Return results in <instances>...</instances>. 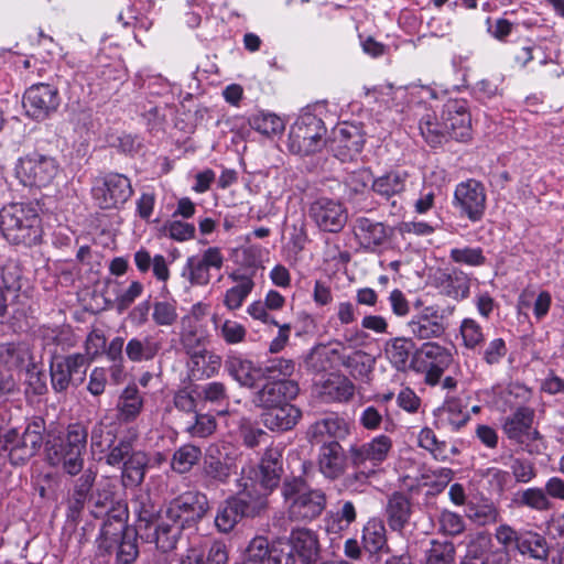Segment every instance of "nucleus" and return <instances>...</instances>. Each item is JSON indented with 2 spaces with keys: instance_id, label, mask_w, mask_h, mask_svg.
<instances>
[{
  "instance_id": "f257e3e1",
  "label": "nucleus",
  "mask_w": 564,
  "mask_h": 564,
  "mask_svg": "<svg viewBox=\"0 0 564 564\" xmlns=\"http://www.w3.org/2000/svg\"><path fill=\"white\" fill-rule=\"evenodd\" d=\"M46 431L45 420L33 416L26 421L22 433L10 423L0 424V456L7 454L12 465L25 464L43 445Z\"/></svg>"
},
{
  "instance_id": "f03ea898",
  "label": "nucleus",
  "mask_w": 564,
  "mask_h": 564,
  "mask_svg": "<svg viewBox=\"0 0 564 564\" xmlns=\"http://www.w3.org/2000/svg\"><path fill=\"white\" fill-rule=\"evenodd\" d=\"M42 220L33 203H13L0 210V229L13 245L34 246L42 239Z\"/></svg>"
},
{
  "instance_id": "7ed1b4c3",
  "label": "nucleus",
  "mask_w": 564,
  "mask_h": 564,
  "mask_svg": "<svg viewBox=\"0 0 564 564\" xmlns=\"http://www.w3.org/2000/svg\"><path fill=\"white\" fill-rule=\"evenodd\" d=\"M497 549L511 563L512 553L534 561H545L549 557V544L544 535L532 529H516L508 523H500L494 532Z\"/></svg>"
},
{
  "instance_id": "20e7f679",
  "label": "nucleus",
  "mask_w": 564,
  "mask_h": 564,
  "mask_svg": "<svg viewBox=\"0 0 564 564\" xmlns=\"http://www.w3.org/2000/svg\"><path fill=\"white\" fill-rule=\"evenodd\" d=\"M87 440L88 429L85 424H69L64 435L47 444L46 456L50 465L62 466L70 476L79 474L84 467Z\"/></svg>"
},
{
  "instance_id": "39448f33",
  "label": "nucleus",
  "mask_w": 564,
  "mask_h": 564,
  "mask_svg": "<svg viewBox=\"0 0 564 564\" xmlns=\"http://www.w3.org/2000/svg\"><path fill=\"white\" fill-rule=\"evenodd\" d=\"M281 494L288 505L289 518L293 521H312L326 508L325 492L312 489L301 476L286 477Z\"/></svg>"
},
{
  "instance_id": "423d86ee",
  "label": "nucleus",
  "mask_w": 564,
  "mask_h": 564,
  "mask_svg": "<svg viewBox=\"0 0 564 564\" xmlns=\"http://www.w3.org/2000/svg\"><path fill=\"white\" fill-rule=\"evenodd\" d=\"M91 358L80 352L54 356L50 362L51 386L56 393L78 388L86 379Z\"/></svg>"
},
{
  "instance_id": "0eeeda50",
  "label": "nucleus",
  "mask_w": 564,
  "mask_h": 564,
  "mask_svg": "<svg viewBox=\"0 0 564 564\" xmlns=\"http://www.w3.org/2000/svg\"><path fill=\"white\" fill-rule=\"evenodd\" d=\"M59 165L55 158L39 152L21 156L14 166L20 183L28 187H44L52 183Z\"/></svg>"
},
{
  "instance_id": "6e6552de",
  "label": "nucleus",
  "mask_w": 564,
  "mask_h": 564,
  "mask_svg": "<svg viewBox=\"0 0 564 564\" xmlns=\"http://www.w3.org/2000/svg\"><path fill=\"white\" fill-rule=\"evenodd\" d=\"M325 133L322 119L313 113L301 115L290 130V150L300 155L315 153L322 148Z\"/></svg>"
},
{
  "instance_id": "1a4fd4ad",
  "label": "nucleus",
  "mask_w": 564,
  "mask_h": 564,
  "mask_svg": "<svg viewBox=\"0 0 564 564\" xmlns=\"http://www.w3.org/2000/svg\"><path fill=\"white\" fill-rule=\"evenodd\" d=\"M452 205L460 218H466L470 223L480 221L487 206V193L484 184L475 178L459 182L455 186Z\"/></svg>"
},
{
  "instance_id": "9d476101",
  "label": "nucleus",
  "mask_w": 564,
  "mask_h": 564,
  "mask_svg": "<svg viewBox=\"0 0 564 564\" xmlns=\"http://www.w3.org/2000/svg\"><path fill=\"white\" fill-rule=\"evenodd\" d=\"M132 194L130 180L119 173H108L98 177L91 188L93 199L101 209L119 208Z\"/></svg>"
},
{
  "instance_id": "9b49d317",
  "label": "nucleus",
  "mask_w": 564,
  "mask_h": 564,
  "mask_svg": "<svg viewBox=\"0 0 564 564\" xmlns=\"http://www.w3.org/2000/svg\"><path fill=\"white\" fill-rule=\"evenodd\" d=\"M22 104L29 117L42 121L57 110L61 97L54 85L39 83L25 90Z\"/></svg>"
},
{
  "instance_id": "f8f14e48",
  "label": "nucleus",
  "mask_w": 564,
  "mask_h": 564,
  "mask_svg": "<svg viewBox=\"0 0 564 564\" xmlns=\"http://www.w3.org/2000/svg\"><path fill=\"white\" fill-rule=\"evenodd\" d=\"M209 501L205 494L188 490L170 501L166 514L181 520L184 528L197 524L208 512Z\"/></svg>"
},
{
  "instance_id": "ddd939ff",
  "label": "nucleus",
  "mask_w": 564,
  "mask_h": 564,
  "mask_svg": "<svg viewBox=\"0 0 564 564\" xmlns=\"http://www.w3.org/2000/svg\"><path fill=\"white\" fill-rule=\"evenodd\" d=\"M308 215L321 230L332 234L341 231L348 219L344 204L329 197H318L313 200Z\"/></svg>"
},
{
  "instance_id": "4468645a",
  "label": "nucleus",
  "mask_w": 564,
  "mask_h": 564,
  "mask_svg": "<svg viewBox=\"0 0 564 564\" xmlns=\"http://www.w3.org/2000/svg\"><path fill=\"white\" fill-rule=\"evenodd\" d=\"M282 473V452L274 447L268 448L264 452L260 465L257 468L253 466L242 468L241 475L250 477L251 481H258V486L270 494L279 486Z\"/></svg>"
},
{
  "instance_id": "2eb2a0df",
  "label": "nucleus",
  "mask_w": 564,
  "mask_h": 564,
  "mask_svg": "<svg viewBox=\"0 0 564 564\" xmlns=\"http://www.w3.org/2000/svg\"><path fill=\"white\" fill-rule=\"evenodd\" d=\"M225 258L218 247H209L202 254L187 258L183 269V275L192 285L205 286L209 283L210 270H220Z\"/></svg>"
},
{
  "instance_id": "dca6fc26",
  "label": "nucleus",
  "mask_w": 564,
  "mask_h": 564,
  "mask_svg": "<svg viewBox=\"0 0 564 564\" xmlns=\"http://www.w3.org/2000/svg\"><path fill=\"white\" fill-rule=\"evenodd\" d=\"M332 354L355 380L366 381L375 368V358L365 350H347L344 341H329Z\"/></svg>"
},
{
  "instance_id": "f3484780",
  "label": "nucleus",
  "mask_w": 564,
  "mask_h": 564,
  "mask_svg": "<svg viewBox=\"0 0 564 564\" xmlns=\"http://www.w3.org/2000/svg\"><path fill=\"white\" fill-rule=\"evenodd\" d=\"M184 524L181 520L172 518L166 514V510L163 514L152 524V528L148 531H143L139 536L150 543H155L156 549L162 552H170L175 549L176 543L184 530Z\"/></svg>"
},
{
  "instance_id": "a211bd4d",
  "label": "nucleus",
  "mask_w": 564,
  "mask_h": 564,
  "mask_svg": "<svg viewBox=\"0 0 564 564\" xmlns=\"http://www.w3.org/2000/svg\"><path fill=\"white\" fill-rule=\"evenodd\" d=\"M442 118L447 137L457 141H466L470 138L471 119L465 100H448L444 105Z\"/></svg>"
},
{
  "instance_id": "6ab92c4d",
  "label": "nucleus",
  "mask_w": 564,
  "mask_h": 564,
  "mask_svg": "<svg viewBox=\"0 0 564 564\" xmlns=\"http://www.w3.org/2000/svg\"><path fill=\"white\" fill-rule=\"evenodd\" d=\"M393 442L384 434L377 435L367 443L349 448L350 462L365 464L370 470L377 473L380 465L387 460L392 451Z\"/></svg>"
},
{
  "instance_id": "aec40b11",
  "label": "nucleus",
  "mask_w": 564,
  "mask_h": 564,
  "mask_svg": "<svg viewBox=\"0 0 564 564\" xmlns=\"http://www.w3.org/2000/svg\"><path fill=\"white\" fill-rule=\"evenodd\" d=\"M300 391L299 384L290 379L268 380L254 392L253 403L265 410L290 403Z\"/></svg>"
},
{
  "instance_id": "412c9836",
  "label": "nucleus",
  "mask_w": 564,
  "mask_h": 564,
  "mask_svg": "<svg viewBox=\"0 0 564 564\" xmlns=\"http://www.w3.org/2000/svg\"><path fill=\"white\" fill-rule=\"evenodd\" d=\"M410 333L417 339L440 338L446 332L444 315L436 305L422 307L408 322Z\"/></svg>"
},
{
  "instance_id": "4be33fe9",
  "label": "nucleus",
  "mask_w": 564,
  "mask_h": 564,
  "mask_svg": "<svg viewBox=\"0 0 564 564\" xmlns=\"http://www.w3.org/2000/svg\"><path fill=\"white\" fill-rule=\"evenodd\" d=\"M250 477H241L238 479V491L235 496H232L237 506L240 508L239 510L243 513L246 518H254L261 514L268 507V496L265 492L258 486V481H251Z\"/></svg>"
},
{
  "instance_id": "5701e85b",
  "label": "nucleus",
  "mask_w": 564,
  "mask_h": 564,
  "mask_svg": "<svg viewBox=\"0 0 564 564\" xmlns=\"http://www.w3.org/2000/svg\"><path fill=\"white\" fill-rule=\"evenodd\" d=\"M226 372L239 383V386L253 389L263 379L262 366L256 365L238 351L230 350L225 358Z\"/></svg>"
},
{
  "instance_id": "b1692460",
  "label": "nucleus",
  "mask_w": 564,
  "mask_h": 564,
  "mask_svg": "<svg viewBox=\"0 0 564 564\" xmlns=\"http://www.w3.org/2000/svg\"><path fill=\"white\" fill-rule=\"evenodd\" d=\"M392 230L383 223L358 217L354 223V236L359 247L368 252L378 251L388 240Z\"/></svg>"
},
{
  "instance_id": "393cba45",
  "label": "nucleus",
  "mask_w": 564,
  "mask_h": 564,
  "mask_svg": "<svg viewBox=\"0 0 564 564\" xmlns=\"http://www.w3.org/2000/svg\"><path fill=\"white\" fill-rule=\"evenodd\" d=\"M434 285L441 294L463 301L470 293V276L458 268H445L435 273Z\"/></svg>"
},
{
  "instance_id": "a878e982",
  "label": "nucleus",
  "mask_w": 564,
  "mask_h": 564,
  "mask_svg": "<svg viewBox=\"0 0 564 564\" xmlns=\"http://www.w3.org/2000/svg\"><path fill=\"white\" fill-rule=\"evenodd\" d=\"M492 538L485 532L477 533L467 544V552L460 564H507Z\"/></svg>"
},
{
  "instance_id": "bb28decb",
  "label": "nucleus",
  "mask_w": 564,
  "mask_h": 564,
  "mask_svg": "<svg viewBox=\"0 0 564 564\" xmlns=\"http://www.w3.org/2000/svg\"><path fill=\"white\" fill-rule=\"evenodd\" d=\"M349 434V425L336 414L315 421L306 431V438L312 444H326L330 441L344 440Z\"/></svg>"
},
{
  "instance_id": "cd10ccee",
  "label": "nucleus",
  "mask_w": 564,
  "mask_h": 564,
  "mask_svg": "<svg viewBox=\"0 0 564 564\" xmlns=\"http://www.w3.org/2000/svg\"><path fill=\"white\" fill-rule=\"evenodd\" d=\"M317 465L321 474L328 480H337L347 468V456L338 441H330L321 446Z\"/></svg>"
},
{
  "instance_id": "c85d7f7f",
  "label": "nucleus",
  "mask_w": 564,
  "mask_h": 564,
  "mask_svg": "<svg viewBox=\"0 0 564 564\" xmlns=\"http://www.w3.org/2000/svg\"><path fill=\"white\" fill-rule=\"evenodd\" d=\"M301 564H317L321 558V546L317 534L305 528L294 529L290 535V550Z\"/></svg>"
},
{
  "instance_id": "c756f323",
  "label": "nucleus",
  "mask_w": 564,
  "mask_h": 564,
  "mask_svg": "<svg viewBox=\"0 0 564 564\" xmlns=\"http://www.w3.org/2000/svg\"><path fill=\"white\" fill-rule=\"evenodd\" d=\"M434 425L436 429L451 430L456 432L469 421L468 411L464 410L462 402L457 399H446L443 405L435 409Z\"/></svg>"
},
{
  "instance_id": "7c9ffc66",
  "label": "nucleus",
  "mask_w": 564,
  "mask_h": 564,
  "mask_svg": "<svg viewBox=\"0 0 564 564\" xmlns=\"http://www.w3.org/2000/svg\"><path fill=\"white\" fill-rule=\"evenodd\" d=\"M336 156L341 161L355 159L364 149L365 137L355 126L340 127L333 140Z\"/></svg>"
},
{
  "instance_id": "2f4dec72",
  "label": "nucleus",
  "mask_w": 564,
  "mask_h": 564,
  "mask_svg": "<svg viewBox=\"0 0 564 564\" xmlns=\"http://www.w3.org/2000/svg\"><path fill=\"white\" fill-rule=\"evenodd\" d=\"M413 113L419 118L421 135L431 147H437L446 140L447 134L443 122H437L435 112L429 109L426 104L419 102L413 108Z\"/></svg>"
},
{
  "instance_id": "473e14b6",
  "label": "nucleus",
  "mask_w": 564,
  "mask_h": 564,
  "mask_svg": "<svg viewBox=\"0 0 564 564\" xmlns=\"http://www.w3.org/2000/svg\"><path fill=\"white\" fill-rule=\"evenodd\" d=\"M534 411L529 406H518L513 413L508 415L502 423V432L512 442L525 444V434L532 426Z\"/></svg>"
},
{
  "instance_id": "72a5a7b5",
  "label": "nucleus",
  "mask_w": 564,
  "mask_h": 564,
  "mask_svg": "<svg viewBox=\"0 0 564 564\" xmlns=\"http://www.w3.org/2000/svg\"><path fill=\"white\" fill-rule=\"evenodd\" d=\"M409 174L401 170H391L371 182V189L383 199L401 196L406 188Z\"/></svg>"
},
{
  "instance_id": "f704fd0d",
  "label": "nucleus",
  "mask_w": 564,
  "mask_h": 564,
  "mask_svg": "<svg viewBox=\"0 0 564 564\" xmlns=\"http://www.w3.org/2000/svg\"><path fill=\"white\" fill-rule=\"evenodd\" d=\"M302 412L291 403L274 406L265 410L262 414V422L265 427L272 431H289L299 422Z\"/></svg>"
},
{
  "instance_id": "c9c22d12",
  "label": "nucleus",
  "mask_w": 564,
  "mask_h": 564,
  "mask_svg": "<svg viewBox=\"0 0 564 564\" xmlns=\"http://www.w3.org/2000/svg\"><path fill=\"white\" fill-rule=\"evenodd\" d=\"M384 511L389 528L392 531L401 532L411 518L410 499L402 492H393L388 498Z\"/></svg>"
},
{
  "instance_id": "e433bc0d",
  "label": "nucleus",
  "mask_w": 564,
  "mask_h": 564,
  "mask_svg": "<svg viewBox=\"0 0 564 564\" xmlns=\"http://www.w3.org/2000/svg\"><path fill=\"white\" fill-rule=\"evenodd\" d=\"M130 508L137 517V533L148 531L152 528L154 521L159 518L160 510L152 500L149 492H140L130 501Z\"/></svg>"
},
{
  "instance_id": "4c0bfd02",
  "label": "nucleus",
  "mask_w": 564,
  "mask_h": 564,
  "mask_svg": "<svg viewBox=\"0 0 564 564\" xmlns=\"http://www.w3.org/2000/svg\"><path fill=\"white\" fill-rule=\"evenodd\" d=\"M162 349V343L153 335L132 337L126 345L124 351L132 362L153 360Z\"/></svg>"
},
{
  "instance_id": "58836bf2",
  "label": "nucleus",
  "mask_w": 564,
  "mask_h": 564,
  "mask_svg": "<svg viewBox=\"0 0 564 564\" xmlns=\"http://www.w3.org/2000/svg\"><path fill=\"white\" fill-rule=\"evenodd\" d=\"M228 278L236 284L225 292L223 303L228 311H237L252 292L254 281L250 275L239 272H231Z\"/></svg>"
},
{
  "instance_id": "ea45409f",
  "label": "nucleus",
  "mask_w": 564,
  "mask_h": 564,
  "mask_svg": "<svg viewBox=\"0 0 564 564\" xmlns=\"http://www.w3.org/2000/svg\"><path fill=\"white\" fill-rule=\"evenodd\" d=\"M355 390V384L348 377L332 375L322 383L319 394L325 402H348Z\"/></svg>"
},
{
  "instance_id": "a19ab883",
  "label": "nucleus",
  "mask_w": 564,
  "mask_h": 564,
  "mask_svg": "<svg viewBox=\"0 0 564 564\" xmlns=\"http://www.w3.org/2000/svg\"><path fill=\"white\" fill-rule=\"evenodd\" d=\"M143 395L139 388L135 384L126 387L117 402L119 421L130 423L137 420L143 409Z\"/></svg>"
},
{
  "instance_id": "79ce46f5",
  "label": "nucleus",
  "mask_w": 564,
  "mask_h": 564,
  "mask_svg": "<svg viewBox=\"0 0 564 564\" xmlns=\"http://www.w3.org/2000/svg\"><path fill=\"white\" fill-rule=\"evenodd\" d=\"M95 480L96 473L91 469L85 470L82 476L75 480L73 491L68 499V516L70 518L77 519L84 510Z\"/></svg>"
},
{
  "instance_id": "37998d69",
  "label": "nucleus",
  "mask_w": 564,
  "mask_h": 564,
  "mask_svg": "<svg viewBox=\"0 0 564 564\" xmlns=\"http://www.w3.org/2000/svg\"><path fill=\"white\" fill-rule=\"evenodd\" d=\"M384 354L393 368L404 371L409 367L411 355H415V344L411 338L394 337L386 341Z\"/></svg>"
},
{
  "instance_id": "c03bdc74",
  "label": "nucleus",
  "mask_w": 564,
  "mask_h": 564,
  "mask_svg": "<svg viewBox=\"0 0 564 564\" xmlns=\"http://www.w3.org/2000/svg\"><path fill=\"white\" fill-rule=\"evenodd\" d=\"M31 359V351L25 341H7L0 344V365L8 370L22 369Z\"/></svg>"
},
{
  "instance_id": "a18cd8bd",
  "label": "nucleus",
  "mask_w": 564,
  "mask_h": 564,
  "mask_svg": "<svg viewBox=\"0 0 564 564\" xmlns=\"http://www.w3.org/2000/svg\"><path fill=\"white\" fill-rule=\"evenodd\" d=\"M512 503L517 508H528L536 512H545L552 509L553 503L546 496L543 488L530 487L517 491L513 495Z\"/></svg>"
},
{
  "instance_id": "49530a36",
  "label": "nucleus",
  "mask_w": 564,
  "mask_h": 564,
  "mask_svg": "<svg viewBox=\"0 0 564 564\" xmlns=\"http://www.w3.org/2000/svg\"><path fill=\"white\" fill-rule=\"evenodd\" d=\"M149 466V458L144 452H133L120 466L122 481L126 487L139 486L143 482Z\"/></svg>"
},
{
  "instance_id": "de8ad7c7",
  "label": "nucleus",
  "mask_w": 564,
  "mask_h": 564,
  "mask_svg": "<svg viewBox=\"0 0 564 564\" xmlns=\"http://www.w3.org/2000/svg\"><path fill=\"white\" fill-rule=\"evenodd\" d=\"M216 335L227 345H239L246 341L247 328L239 322L226 318L224 321L217 314L212 316Z\"/></svg>"
},
{
  "instance_id": "09e8293b",
  "label": "nucleus",
  "mask_w": 564,
  "mask_h": 564,
  "mask_svg": "<svg viewBox=\"0 0 564 564\" xmlns=\"http://www.w3.org/2000/svg\"><path fill=\"white\" fill-rule=\"evenodd\" d=\"M230 474V466L226 462L213 455L205 458L202 470L205 487L209 488L227 482Z\"/></svg>"
},
{
  "instance_id": "8fccbe9b",
  "label": "nucleus",
  "mask_w": 564,
  "mask_h": 564,
  "mask_svg": "<svg viewBox=\"0 0 564 564\" xmlns=\"http://www.w3.org/2000/svg\"><path fill=\"white\" fill-rule=\"evenodd\" d=\"M503 464L518 484H529L538 476L535 463L529 457L509 455Z\"/></svg>"
},
{
  "instance_id": "3c124183",
  "label": "nucleus",
  "mask_w": 564,
  "mask_h": 564,
  "mask_svg": "<svg viewBox=\"0 0 564 564\" xmlns=\"http://www.w3.org/2000/svg\"><path fill=\"white\" fill-rule=\"evenodd\" d=\"M362 545L369 553H377L387 543L386 527L381 519L370 518L362 528Z\"/></svg>"
},
{
  "instance_id": "603ef678",
  "label": "nucleus",
  "mask_w": 564,
  "mask_h": 564,
  "mask_svg": "<svg viewBox=\"0 0 564 564\" xmlns=\"http://www.w3.org/2000/svg\"><path fill=\"white\" fill-rule=\"evenodd\" d=\"M249 126L263 135H275L282 133L285 124L281 117L273 112L259 110L248 118Z\"/></svg>"
},
{
  "instance_id": "864d4df0",
  "label": "nucleus",
  "mask_w": 564,
  "mask_h": 564,
  "mask_svg": "<svg viewBox=\"0 0 564 564\" xmlns=\"http://www.w3.org/2000/svg\"><path fill=\"white\" fill-rule=\"evenodd\" d=\"M197 398L219 408V410H217L218 414H225L227 412L229 395L227 387L223 382L212 381L197 387Z\"/></svg>"
},
{
  "instance_id": "5fc2aeb1",
  "label": "nucleus",
  "mask_w": 564,
  "mask_h": 564,
  "mask_svg": "<svg viewBox=\"0 0 564 564\" xmlns=\"http://www.w3.org/2000/svg\"><path fill=\"white\" fill-rule=\"evenodd\" d=\"M415 358L424 364V367L433 365L449 366L453 358L447 348L434 341L424 343L415 350Z\"/></svg>"
},
{
  "instance_id": "6e6d98bb",
  "label": "nucleus",
  "mask_w": 564,
  "mask_h": 564,
  "mask_svg": "<svg viewBox=\"0 0 564 564\" xmlns=\"http://www.w3.org/2000/svg\"><path fill=\"white\" fill-rule=\"evenodd\" d=\"M417 445L427 451L435 460L446 462L449 459V449L445 441L437 438L431 427H423L417 435Z\"/></svg>"
},
{
  "instance_id": "4d7b16f0",
  "label": "nucleus",
  "mask_w": 564,
  "mask_h": 564,
  "mask_svg": "<svg viewBox=\"0 0 564 564\" xmlns=\"http://www.w3.org/2000/svg\"><path fill=\"white\" fill-rule=\"evenodd\" d=\"M239 509L232 497L228 498L218 508L215 517V525L219 532H230L241 519L246 518Z\"/></svg>"
},
{
  "instance_id": "13d9d810",
  "label": "nucleus",
  "mask_w": 564,
  "mask_h": 564,
  "mask_svg": "<svg viewBox=\"0 0 564 564\" xmlns=\"http://www.w3.org/2000/svg\"><path fill=\"white\" fill-rule=\"evenodd\" d=\"M202 456V451L193 444H184L178 447L172 457V469L178 474L188 473L196 465Z\"/></svg>"
},
{
  "instance_id": "bf43d9fd",
  "label": "nucleus",
  "mask_w": 564,
  "mask_h": 564,
  "mask_svg": "<svg viewBox=\"0 0 564 564\" xmlns=\"http://www.w3.org/2000/svg\"><path fill=\"white\" fill-rule=\"evenodd\" d=\"M455 554L453 542L432 540L425 551L424 564H455Z\"/></svg>"
},
{
  "instance_id": "052dcab7",
  "label": "nucleus",
  "mask_w": 564,
  "mask_h": 564,
  "mask_svg": "<svg viewBox=\"0 0 564 564\" xmlns=\"http://www.w3.org/2000/svg\"><path fill=\"white\" fill-rule=\"evenodd\" d=\"M151 317L156 326H173L178 318L177 302L174 299L155 300L152 303Z\"/></svg>"
},
{
  "instance_id": "680f3d73",
  "label": "nucleus",
  "mask_w": 564,
  "mask_h": 564,
  "mask_svg": "<svg viewBox=\"0 0 564 564\" xmlns=\"http://www.w3.org/2000/svg\"><path fill=\"white\" fill-rule=\"evenodd\" d=\"M117 438L116 427L106 422V417L97 422L90 432L91 449L98 453H105Z\"/></svg>"
},
{
  "instance_id": "e2e57ef3",
  "label": "nucleus",
  "mask_w": 564,
  "mask_h": 564,
  "mask_svg": "<svg viewBox=\"0 0 564 564\" xmlns=\"http://www.w3.org/2000/svg\"><path fill=\"white\" fill-rule=\"evenodd\" d=\"M160 235L177 242L188 241L195 238L196 227L194 224L177 220L175 218L165 220L159 229Z\"/></svg>"
},
{
  "instance_id": "0e129e2a",
  "label": "nucleus",
  "mask_w": 564,
  "mask_h": 564,
  "mask_svg": "<svg viewBox=\"0 0 564 564\" xmlns=\"http://www.w3.org/2000/svg\"><path fill=\"white\" fill-rule=\"evenodd\" d=\"M459 333L463 339V345L469 350H478L485 341L482 327L474 318H464L459 326Z\"/></svg>"
},
{
  "instance_id": "69168bd1",
  "label": "nucleus",
  "mask_w": 564,
  "mask_h": 564,
  "mask_svg": "<svg viewBox=\"0 0 564 564\" xmlns=\"http://www.w3.org/2000/svg\"><path fill=\"white\" fill-rule=\"evenodd\" d=\"M357 520V510L352 501L341 500L330 514V528L335 532L344 531Z\"/></svg>"
},
{
  "instance_id": "338daca9",
  "label": "nucleus",
  "mask_w": 564,
  "mask_h": 564,
  "mask_svg": "<svg viewBox=\"0 0 564 564\" xmlns=\"http://www.w3.org/2000/svg\"><path fill=\"white\" fill-rule=\"evenodd\" d=\"M467 517L477 525H490L498 523L500 511L492 502L470 505L467 508Z\"/></svg>"
},
{
  "instance_id": "774afa93",
  "label": "nucleus",
  "mask_w": 564,
  "mask_h": 564,
  "mask_svg": "<svg viewBox=\"0 0 564 564\" xmlns=\"http://www.w3.org/2000/svg\"><path fill=\"white\" fill-rule=\"evenodd\" d=\"M272 547L264 536L253 538L245 550L243 564H264L267 563Z\"/></svg>"
}]
</instances>
